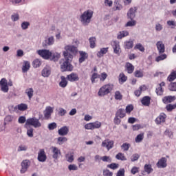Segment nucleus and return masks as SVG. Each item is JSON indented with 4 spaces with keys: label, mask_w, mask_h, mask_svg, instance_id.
Segmentation results:
<instances>
[{
    "label": "nucleus",
    "mask_w": 176,
    "mask_h": 176,
    "mask_svg": "<svg viewBox=\"0 0 176 176\" xmlns=\"http://www.w3.org/2000/svg\"><path fill=\"white\" fill-rule=\"evenodd\" d=\"M65 50V51L63 52L65 61L60 65V69L62 72L74 71V66L72 65L69 61H72V58H74L72 54H76L78 53V47L74 45H66ZM68 52H70L72 54H69Z\"/></svg>",
    "instance_id": "f257e3e1"
},
{
    "label": "nucleus",
    "mask_w": 176,
    "mask_h": 176,
    "mask_svg": "<svg viewBox=\"0 0 176 176\" xmlns=\"http://www.w3.org/2000/svg\"><path fill=\"white\" fill-rule=\"evenodd\" d=\"M114 87L115 85L113 84H105L99 89L98 96L99 97H105V96H108V94L112 93Z\"/></svg>",
    "instance_id": "f03ea898"
},
{
    "label": "nucleus",
    "mask_w": 176,
    "mask_h": 176,
    "mask_svg": "<svg viewBox=\"0 0 176 176\" xmlns=\"http://www.w3.org/2000/svg\"><path fill=\"white\" fill-rule=\"evenodd\" d=\"M93 11L87 10L85 11L80 16V21L83 25H87L91 21V17H93Z\"/></svg>",
    "instance_id": "7ed1b4c3"
},
{
    "label": "nucleus",
    "mask_w": 176,
    "mask_h": 176,
    "mask_svg": "<svg viewBox=\"0 0 176 176\" xmlns=\"http://www.w3.org/2000/svg\"><path fill=\"white\" fill-rule=\"evenodd\" d=\"M28 126H33L34 129H38L39 127H41L42 124L41 123V122H39V119L33 117L27 119L25 126L27 127Z\"/></svg>",
    "instance_id": "20e7f679"
},
{
    "label": "nucleus",
    "mask_w": 176,
    "mask_h": 176,
    "mask_svg": "<svg viewBox=\"0 0 176 176\" xmlns=\"http://www.w3.org/2000/svg\"><path fill=\"white\" fill-rule=\"evenodd\" d=\"M115 142L113 140H110L109 139H106L102 142V148H107V151H110L113 148V144Z\"/></svg>",
    "instance_id": "39448f33"
},
{
    "label": "nucleus",
    "mask_w": 176,
    "mask_h": 176,
    "mask_svg": "<svg viewBox=\"0 0 176 176\" xmlns=\"http://www.w3.org/2000/svg\"><path fill=\"white\" fill-rule=\"evenodd\" d=\"M0 87L3 93H8L9 91V86L8 85V80L6 78H2L0 80Z\"/></svg>",
    "instance_id": "423d86ee"
},
{
    "label": "nucleus",
    "mask_w": 176,
    "mask_h": 176,
    "mask_svg": "<svg viewBox=\"0 0 176 176\" xmlns=\"http://www.w3.org/2000/svg\"><path fill=\"white\" fill-rule=\"evenodd\" d=\"M38 54L45 60H49L52 56V52L47 50H40L38 51Z\"/></svg>",
    "instance_id": "0eeeda50"
},
{
    "label": "nucleus",
    "mask_w": 176,
    "mask_h": 176,
    "mask_svg": "<svg viewBox=\"0 0 176 176\" xmlns=\"http://www.w3.org/2000/svg\"><path fill=\"white\" fill-rule=\"evenodd\" d=\"M111 46L113 49V52L118 56H120L122 51L120 50V45H119V42L116 41H112Z\"/></svg>",
    "instance_id": "6e6552de"
},
{
    "label": "nucleus",
    "mask_w": 176,
    "mask_h": 176,
    "mask_svg": "<svg viewBox=\"0 0 176 176\" xmlns=\"http://www.w3.org/2000/svg\"><path fill=\"white\" fill-rule=\"evenodd\" d=\"M51 149L52 152L53 159H55V160H57V159H58L59 156H60L61 155V151L56 146H52Z\"/></svg>",
    "instance_id": "1a4fd4ad"
},
{
    "label": "nucleus",
    "mask_w": 176,
    "mask_h": 176,
    "mask_svg": "<svg viewBox=\"0 0 176 176\" xmlns=\"http://www.w3.org/2000/svg\"><path fill=\"white\" fill-rule=\"evenodd\" d=\"M43 113L45 119L48 120L52 117V113H53V108L50 106L47 107Z\"/></svg>",
    "instance_id": "9d476101"
},
{
    "label": "nucleus",
    "mask_w": 176,
    "mask_h": 176,
    "mask_svg": "<svg viewBox=\"0 0 176 176\" xmlns=\"http://www.w3.org/2000/svg\"><path fill=\"white\" fill-rule=\"evenodd\" d=\"M167 116L164 113H161L158 117L155 119V122L156 124H162V123H164L166 122V118Z\"/></svg>",
    "instance_id": "9b49d317"
},
{
    "label": "nucleus",
    "mask_w": 176,
    "mask_h": 176,
    "mask_svg": "<svg viewBox=\"0 0 176 176\" xmlns=\"http://www.w3.org/2000/svg\"><path fill=\"white\" fill-rule=\"evenodd\" d=\"M157 167L158 168H166L167 167V158L164 157L159 160L157 163Z\"/></svg>",
    "instance_id": "f8f14e48"
},
{
    "label": "nucleus",
    "mask_w": 176,
    "mask_h": 176,
    "mask_svg": "<svg viewBox=\"0 0 176 176\" xmlns=\"http://www.w3.org/2000/svg\"><path fill=\"white\" fill-rule=\"evenodd\" d=\"M47 157L46 156V153H45V149H40L38 153V162H46Z\"/></svg>",
    "instance_id": "ddd939ff"
},
{
    "label": "nucleus",
    "mask_w": 176,
    "mask_h": 176,
    "mask_svg": "<svg viewBox=\"0 0 176 176\" xmlns=\"http://www.w3.org/2000/svg\"><path fill=\"white\" fill-rule=\"evenodd\" d=\"M28 167H30V161L28 160H23L21 162V173L24 174V173L28 170Z\"/></svg>",
    "instance_id": "4468645a"
},
{
    "label": "nucleus",
    "mask_w": 176,
    "mask_h": 176,
    "mask_svg": "<svg viewBox=\"0 0 176 176\" xmlns=\"http://www.w3.org/2000/svg\"><path fill=\"white\" fill-rule=\"evenodd\" d=\"M80 58L78 59V62L80 64L86 61L89 57V54L85 51H79Z\"/></svg>",
    "instance_id": "2eb2a0df"
},
{
    "label": "nucleus",
    "mask_w": 176,
    "mask_h": 176,
    "mask_svg": "<svg viewBox=\"0 0 176 176\" xmlns=\"http://www.w3.org/2000/svg\"><path fill=\"white\" fill-rule=\"evenodd\" d=\"M159 54H163L166 52V47L163 43V41H157L156 44Z\"/></svg>",
    "instance_id": "dca6fc26"
},
{
    "label": "nucleus",
    "mask_w": 176,
    "mask_h": 176,
    "mask_svg": "<svg viewBox=\"0 0 176 176\" xmlns=\"http://www.w3.org/2000/svg\"><path fill=\"white\" fill-rule=\"evenodd\" d=\"M67 79L69 82H77L79 80V76L76 74V73H72L67 76Z\"/></svg>",
    "instance_id": "f3484780"
},
{
    "label": "nucleus",
    "mask_w": 176,
    "mask_h": 176,
    "mask_svg": "<svg viewBox=\"0 0 176 176\" xmlns=\"http://www.w3.org/2000/svg\"><path fill=\"white\" fill-rule=\"evenodd\" d=\"M175 96H165L162 98V102L164 104H170L174 101H175Z\"/></svg>",
    "instance_id": "a211bd4d"
},
{
    "label": "nucleus",
    "mask_w": 176,
    "mask_h": 176,
    "mask_svg": "<svg viewBox=\"0 0 176 176\" xmlns=\"http://www.w3.org/2000/svg\"><path fill=\"white\" fill-rule=\"evenodd\" d=\"M52 73V70L50 69V67L45 66L44 69L42 70V76L44 78H49L50 74Z\"/></svg>",
    "instance_id": "6ab92c4d"
},
{
    "label": "nucleus",
    "mask_w": 176,
    "mask_h": 176,
    "mask_svg": "<svg viewBox=\"0 0 176 176\" xmlns=\"http://www.w3.org/2000/svg\"><path fill=\"white\" fill-rule=\"evenodd\" d=\"M151 96H144L142 98L141 102L144 107H149L151 105Z\"/></svg>",
    "instance_id": "aec40b11"
},
{
    "label": "nucleus",
    "mask_w": 176,
    "mask_h": 176,
    "mask_svg": "<svg viewBox=\"0 0 176 176\" xmlns=\"http://www.w3.org/2000/svg\"><path fill=\"white\" fill-rule=\"evenodd\" d=\"M137 12V8H131L127 13L128 19L133 20L135 17V12Z\"/></svg>",
    "instance_id": "412c9836"
},
{
    "label": "nucleus",
    "mask_w": 176,
    "mask_h": 176,
    "mask_svg": "<svg viewBox=\"0 0 176 176\" xmlns=\"http://www.w3.org/2000/svg\"><path fill=\"white\" fill-rule=\"evenodd\" d=\"M69 131V129L68 128V126H62L60 129H58V133L59 135H67Z\"/></svg>",
    "instance_id": "4be33fe9"
},
{
    "label": "nucleus",
    "mask_w": 176,
    "mask_h": 176,
    "mask_svg": "<svg viewBox=\"0 0 176 176\" xmlns=\"http://www.w3.org/2000/svg\"><path fill=\"white\" fill-rule=\"evenodd\" d=\"M30 68H31V64L30 63V62L27 60L24 61L23 65L22 67V72H23V74H25V72H28Z\"/></svg>",
    "instance_id": "5701e85b"
},
{
    "label": "nucleus",
    "mask_w": 176,
    "mask_h": 176,
    "mask_svg": "<svg viewBox=\"0 0 176 176\" xmlns=\"http://www.w3.org/2000/svg\"><path fill=\"white\" fill-rule=\"evenodd\" d=\"M15 109H19V111L24 112V111H27L28 109V104L25 103H21L15 107Z\"/></svg>",
    "instance_id": "b1692460"
},
{
    "label": "nucleus",
    "mask_w": 176,
    "mask_h": 176,
    "mask_svg": "<svg viewBox=\"0 0 176 176\" xmlns=\"http://www.w3.org/2000/svg\"><path fill=\"white\" fill-rule=\"evenodd\" d=\"M116 116H118L120 119H123V118L126 117V111L124 109H119L117 111Z\"/></svg>",
    "instance_id": "393cba45"
},
{
    "label": "nucleus",
    "mask_w": 176,
    "mask_h": 176,
    "mask_svg": "<svg viewBox=\"0 0 176 176\" xmlns=\"http://www.w3.org/2000/svg\"><path fill=\"white\" fill-rule=\"evenodd\" d=\"M127 80V76L124 74V73H120L118 78V81L120 85H123L124 82Z\"/></svg>",
    "instance_id": "a878e982"
},
{
    "label": "nucleus",
    "mask_w": 176,
    "mask_h": 176,
    "mask_svg": "<svg viewBox=\"0 0 176 176\" xmlns=\"http://www.w3.org/2000/svg\"><path fill=\"white\" fill-rule=\"evenodd\" d=\"M60 82H59V86L60 87H63V89L65 87H67V85H68V81H67V78H65V76H61L60 77Z\"/></svg>",
    "instance_id": "bb28decb"
},
{
    "label": "nucleus",
    "mask_w": 176,
    "mask_h": 176,
    "mask_svg": "<svg viewBox=\"0 0 176 176\" xmlns=\"http://www.w3.org/2000/svg\"><path fill=\"white\" fill-rule=\"evenodd\" d=\"M126 69L128 74H133V72H134V67L130 63H126Z\"/></svg>",
    "instance_id": "cd10ccee"
},
{
    "label": "nucleus",
    "mask_w": 176,
    "mask_h": 176,
    "mask_svg": "<svg viewBox=\"0 0 176 176\" xmlns=\"http://www.w3.org/2000/svg\"><path fill=\"white\" fill-rule=\"evenodd\" d=\"M54 43V37L51 36L50 38H48L47 41H45V43H43V46L45 47L46 46L50 45H53Z\"/></svg>",
    "instance_id": "c85d7f7f"
},
{
    "label": "nucleus",
    "mask_w": 176,
    "mask_h": 176,
    "mask_svg": "<svg viewBox=\"0 0 176 176\" xmlns=\"http://www.w3.org/2000/svg\"><path fill=\"white\" fill-rule=\"evenodd\" d=\"M108 49H109L108 47L100 49V52L97 53V56L99 58L102 57L104 54H107V53H108Z\"/></svg>",
    "instance_id": "c756f323"
},
{
    "label": "nucleus",
    "mask_w": 176,
    "mask_h": 176,
    "mask_svg": "<svg viewBox=\"0 0 176 176\" xmlns=\"http://www.w3.org/2000/svg\"><path fill=\"white\" fill-rule=\"evenodd\" d=\"M144 170L145 173L148 174H151L153 171V168H152V165L151 164H145L144 167Z\"/></svg>",
    "instance_id": "7c9ffc66"
},
{
    "label": "nucleus",
    "mask_w": 176,
    "mask_h": 176,
    "mask_svg": "<svg viewBox=\"0 0 176 176\" xmlns=\"http://www.w3.org/2000/svg\"><path fill=\"white\" fill-rule=\"evenodd\" d=\"M25 93L28 95L29 100H31L34 96V89L28 88L25 90Z\"/></svg>",
    "instance_id": "2f4dec72"
},
{
    "label": "nucleus",
    "mask_w": 176,
    "mask_h": 176,
    "mask_svg": "<svg viewBox=\"0 0 176 176\" xmlns=\"http://www.w3.org/2000/svg\"><path fill=\"white\" fill-rule=\"evenodd\" d=\"M41 65H42V62H41V60L39 59H35L32 62L33 68H39V67H41Z\"/></svg>",
    "instance_id": "473e14b6"
},
{
    "label": "nucleus",
    "mask_w": 176,
    "mask_h": 176,
    "mask_svg": "<svg viewBox=\"0 0 176 176\" xmlns=\"http://www.w3.org/2000/svg\"><path fill=\"white\" fill-rule=\"evenodd\" d=\"M89 41L91 49H94V47H96V42L97 41L96 37H91L89 38Z\"/></svg>",
    "instance_id": "72a5a7b5"
},
{
    "label": "nucleus",
    "mask_w": 176,
    "mask_h": 176,
    "mask_svg": "<svg viewBox=\"0 0 176 176\" xmlns=\"http://www.w3.org/2000/svg\"><path fill=\"white\" fill-rule=\"evenodd\" d=\"M116 159H117V160H122V161L127 160V158H126V156H124V154L122 153H118L116 155Z\"/></svg>",
    "instance_id": "f704fd0d"
},
{
    "label": "nucleus",
    "mask_w": 176,
    "mask_h": 176,
    "mask_svg": "<svg viewBox=\"0 0 176 176\" xmlns=\"http://www.w3.org/2000/svg\"><path fill=\"white\" fill-rule=\"evenodd\" d=\"M98 78H100V74L98 73H92V75L91 76V82L92 84L96 83V80L98 79Z\"/></svg>",
    "instance_id": "c9c22d12"
},
{
    "label": "nucleus",
    "mask_w": 176,
    "mask_h": 176,
    "mask_svg": "<svg viewBox=\"0 0 176 176\" xmlns=\"http://www.w3.org/2000/svg\"><path fill=\"white\" fill-rule=\"evenodd\" d=\"M132 111H134V106H133V104H128L126 107L125 113H127L128 115H130Z\"/></svg>",
    "instance_id": "e433bc0d"
},
{
    "label": "nucleus",
    "mask_w": 176,
    "mask_h": 176,
    "mask_svg": "<svg viewBox=\"0 0 176 176\" xmlns=\"http://www.w3.org/2000/svg\"><path fill=\"white\" fill-rule=\"evenodd\" d=\"M168 80L169 82H173V80H175L176 79V71L172 72L168 76Z\"/></svg>",
    "instance_id": "4c0bfd02"
},
{
    "label": "nucleus",
    "mask_w": 176,
    "mask_h": 176,
    "mask_svg": "<svg viewBox=\"0 0 176 176\" xmlns=\"http://www.w3.org/2000/svg\"><path fill=\"white\" fill-rule=\"evenodd\" d=\"M155 92L157 96H163V93H164V89H163V87L158 85L155 89Z\"/></svg>",
    "instance_id": "58836bf2"
},
{
    "label": "nucleus",
    "mask_w": 176,
    "mask_h": 176,
    "mask_svg": "<svg viewBox=\"0 0 176 176\" xmlns=\"http://www.w3.org/2000/svg\"><path fill=\"white\" fill-rule=\"evenodd\" d=\"M176 108V103L175 104H168L166 106V109L168 112H171L173 109Z\"/></svg>",
    "instance_id": "ea45409f"
},
{
    "label": "nucleus",
    "mask_w": 176,
    "mask_h": 176,
    "mask_svg": "<svg viewBox=\"0 0 176 176\" xmlns=\"http://www.w3.org/2000/svg\"><path fill=\"white\" fill-rule=\"evenodd\" d=\"M134 49L140 50V52H142V53L145 52V47H144V46H142V44L141 43L136 44L135 46L134 47Z\"/></svg>",
    "instance_id": "a19ab883"
},
{
    "label": "nucleus",
    "mask_w": 176,
    "mask_h": 176,
    "mask_svg": "<svg viewBox=\"0 0 176 176\" xmlns=\"http://www.w3.org/2000/svg\"><path fill=\"white\" fill-rule=\"evenodd\" d=\"M167 58V55L166 54L158 56L155 58V61L159 63V61H163V60H166Z\"/></svg>",
    "instance_id": "79ce46f5"
},
{
    "label": "nucleus",
    "mask_w": 176,
    "mask_h": 176,
    "mask_svg": "<svg viewBox=\"0 0 176 176\" xmlns=\"http://www.w3.org/2000/svg\"><path fill=\"white\" fill-rule=\"evenodd\" d=\"M131 145L129 143H124L121 146L122 149L124 151V152H127L129 149H130V147Z\"/></svg>",
    "instance_id": "37998d69"
},
{
    "label": "nucleus",
    "mask_w": 176,
    "mask_h": 176,
    "mask_svg": "<svg viewBox=\"0 0 176 176\" xmlns=\"http://www.w3.org/2000/svg\"><path fill=\"white\" fill-rule=\"evenodd\" d=\"M68 139L65 137H59L58 138V145H63L64 142H67Z\"/></svg>",
    "instance_id": "c03bdc74"
},
{
    "label": "nucleus",
    "mask_w": 176,
    "mask_h": 176,
    "mask_svg": "<svg viewBox=\"0 0 176 176\" xmlns=\"http://www.w3.org/2000/svg\"><path fill=\"white\" fill-rule=\"evenodd\" d=\"M144 140V133H140L138 135L135 139V142H141Z\"/></svg>",
    "instance_id": "a18cd8bd"
},
{
    "label": "nucleus",
    "mask_w": 176,
    "mask_h": 176,
    "mask_svg": "<svg viewBox=\"0 0 176 176\" xmlns=\"http://www.w3.org/2000/svg\"><path fill=\"white\" fill-rule=\"evenodd\" d=\"M108 78V74L105 72H102L100 74L99 78L100 82H105V79Z\"/></svg>",
    "instance_id": "49530a36"
},
{
    "label": "nucleus",
    "mask_w": 176,
    "mask_h": 176,
    "mask_svg": "<svg viewBox=\"0 0 176 176\" xmlns=\"http://www.w3.org/2000/svg\"><path fill=\"white\" fill-rule=\"evenodd\" d=\"M134 75L135 78H142L144 76V72L141 70H135Z\"/></svg>",
    "instance_id": "de8ad7c7"
},
{
    "label": "nucleus",
    "mask_w": 176,
    "mask_h": 176,
    "mask_svg": "<svg viewBox=\"0 0 176 176\" xmlns=\"http://www.w3.org/2000/svg\"><path fill=\"white\" fill-rule=\"evenodd\" d=\"M100 160H102V162H108V163H111V162H112V159H111V157L107 156V155L100 157Z\"/></svg>",
    "instance_id": "09e8293b"
},
{
    "label": "nucleus",
    "mask_w": 176,
    "mask_h": 176,
    "mask_svg": "<svg viewBox=\"0 0 176 176\" xmlns=\"http://www.w3.org/2000/svg\"><path fill=\"white\" fill-rule=\"evenodd\" d=\"M119 167V164L111 163V164L107 165L108 168H111V170H116Z\"/></svg>",
    "instance_id": "8fccbe9b"
},
{
    "label": "nucleus",
    "mask_w": 176,
    "mask_h": 176,
    "mask_svg": "<svg viewBox=\"0 0 176 176\" xmlns=\"http://www.w3.org/2000/svg\"><path fill=\"white\" fill-rule=\"evenodd\" d=\"M129 32L122 31L120 32V35L118 36V39H122V38H124V36H128Z\"/></svg>",
    "instance_id": "3c124183"
},
{
    "label": "nucleus",
    "mask_w": 176,
    "mask_h": 176,
    "mask_svg": "<svg viewBox=\"0 0 176 176\" xmlns=\"http://www.w3.org/2000/svg\"><path fill=\"white\" fill-rule=\"evenodd\" d=\"M114 97H115L116 100H122V98H123V96L122 95V94L119 91H116L115 92Z\"/></svg>",
    "instance_id": "603ef678"
},
{
    "label": "nucleus",
    "mask_w": 176,
    "mask_h": 176,
    "mask_svg": "<svg viewBox=\"0 0 176 176\" xmlns=\"http://www.w3.org/2000/svg\"><path fill=\"white\" fill-rule=\"evenodd\" d=\"M50 57H52V60H53L54 61H57V60L60 58V54L56 52V53L52 54V56Z\"/></svg>",
    "instance_id": "864d4df0"
},
{
    "label": "nucleus",
    "mask_w": 176,
    "mask_h": 176,
    "mask_svg": "<svg viewBox=\"0 0 176 176\" xmlns=\"http://www.w3.org/2000/svg\"><path fill=\"white\" fill-rule=\"evenodd\" d=\"M168 89L170 91H176V82H171L169 85H168Z\"/></svg>",
    "instance_id": "5fc2aeb1"
},
{
    "label": "nucleus",
    "mask_w": 176,
    "mask_h": 176,
    "mask_svg": "<svg viewBox=\"0 0 176 176\" xmlns=\"http://www.w3.org/2000/svg\"><path fill=\"white\" fill-rule=\"evenodd\" d=\"M102 124L100 122L96 121L95 122H92V126L94 130L96 129H100V127H101Z\"/></svg>",
    "instance_id": "6e6d98bb"
},
{
    "label": "nucleus",
    "mask_w": 176,
    "mask_h": 176,
    "mask_svg": "<svg viewBox=\"0 0 176 176\" xmlns=\"http://www.w3.org/2000/svg\"><path fill=\"white\" fill-rule=\"evenodd\" d=\"M135 24H137V21L132 19L131 21H128L126 23L125 27H134V25H135Z\"/></svg>",
    "instance_id": "4d7b16f0"
},
{
    "label": "nucleus",
    "mask_w": 176,
    "mask_h": 176,
    "mask_svg": "<svg viewBox=\"0 0 176 176\" xmlns=\"http://www.w3.org/2000/svg\"><path fill=\"white\" fill-rule=\"evenodd\" d=\"M103 176H113V173L111 172L109 169H104Z\"/></svg>",
    "instance_id": "13d9d810"
},
{
    "label": "nucleus",
    "mask_w": 176,
    "mask_h": 176,
    "mask_svg": "<svg viewBox=\"0 0 176 176\" xmlns=\"http://www.w3.org/2000/svg\"><path fill=\"white\" fill-rule=\"evenodd\" d=\"M133 45H134V43L133 41H126V42H125L126 49H132Z\"/></svg>",
    "instance_id": "bf43d9fd"
},
{
    "label": "nucleus",
    "mask_w": 176,
    "mask_h": 176,
    "mask_svg": "<svg viewBox=\"0 0 176 176\" xmlns=\"http://www.w3.org/2000/svg\"><path fill=\"white\" fill-rule=\"evenodd\" d=\"M66 158L67 159V161L69 163H72V162H74V154L73 153H70V155H69V154H67L66 155Z\"/></svg>",
    "instance_id": "052dcab7"
},
{
    "label": "nucleus",
    "mask_w": 176,
    "mask_h": 176,
    "mask_svg": "<svg viewBox=\"0 0 176 176\" xmlns=\"http://www.w3.org/2000/svg\"><path fill=\"white\" fill-rule=\"evenodd\" d=\"M131 173L133 175L137 174V173H140V168L137 166H133L131 170Z\"/></svg>",
    "instance_id": "680f3d73"
},
{
    "label": "nucleus",
    "mask_w": 176,
    "mask_h": 176,
    "mask_svg": "<svg viewBox=\"0 0 176 176\" xmlns=\"http://www.w3.org/2000/svg\"><path fill=\"white\" fill-rule=\"evenodd\" d=\"M54 129H57V124L56 122H52L48 124L49 130H54Z\"/></svg>",
    "instance_id": "e2e57ef3"
},
{
    "label": "nucleus",
    "mask_w": 176,
    "mask_h": 176,
    "mask_svg": "<svg viewBox=\"0 0 176 176\" xmlns=\"http://www.w3.org/2000/svg\"><path fill=\"white\" fill-rule=\"evenodd\" d=\"M167 24L168 25H169V27H171V28H175L176 27V23L174 21H167Z\"/></svg>",
    "instance_id": "0e129e2a"
},
{
    "label": "nucleus",
    "mask_w": 176,
    "mask_h": 176,
    "mask_svg": "<svg viewBox=\"0 0 176 176\" xmlns=\"http://www.w3.org/2000/svg\"><path fill=\"white\" fill-rule=\"evenodd\" d=\"M120 118L119 116L116 115L114 120H113L115 124L119 125L121 123L122 120H120V118Z\"/></svg>",
    "instance_id": "69168bd1"
},
{
    "label": "nucleus",
    "mask_w": 176,
    "mask_h": 176,
    "mask_svg": "<svg viewBox=\"0 0 176 176\" xmlns=\"http://www.w3.org/2000/svg\"><path fill=\"white\" fill-rule=\"evenodd\" d=\"M28 27H30L29 22H23L22 23V24H21L22 30H27V28H28Z\"/></svg>",
    "instance_id": "338daca9"
},
{
    "label": "nucleus",
    "mask_w": 176,
    "mask_h": 176,
    "mask_svg": "<svg viewBox=\"0 0 176 176\" xmlns=\"http://www.w3.org/2000/svg\"><path fill=\"white\" fill-rule=\"evenodd\" d=\"M116 176H124V168L120 169L117 172Z\"/></svg>",
    "instance_id": "774afa93"
}]
</instances>
